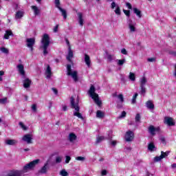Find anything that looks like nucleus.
Here are the masks:
<instances>
[{"instance_id": "nucleus-1", "label": "nucleus", "mask_w": 176, "mask_h": 176, "mask_svg": "<svg viewBox=\"0 0 176 176\" xmlns=\"http://www.w3.org/2000/svg\"><path fill=\"white\" fill-rule=\"evenodd\" d=\"M70 108L72 109H74L73 111V116H76V118H78V119H81V120H83V116H82V113H80V107L79 106V100H75V98L72 96L70 98Z\"/></svg>"}, {"instance_id": "nucleus-2", "label": "nucleus", "mask_w": 176, "mask_h": 176, "mask_svg": "<svg viewBox=\"0 0 176 176\" xmlns=\"http://www.w3.org/2000/svg\"><path fill=\"white\" fill-rule=\"evenodd\" d=\"M50 45V37L49 34H43L41 39V48L43 49V54L44 56H47L49 54V51L47 50V47Z\"/></svg>"}, {"instance_id": "nucleus-3", "label": "nucleus", "mask_w": 176, "mask_h": 176, "mask_svg": "<svg viewBox=\"0 0 176 176\" xmlns=\"http://www.w3.org/2000/svg\"><path fill=\"white\" fill-rule=\"evenodd\" d=\"M40 160H34L32 162L25 164L23 169L19 170L21 173V175L25 174V173H28V171H32L34 170L37 164H39Z\"/></svg>"}, {"instance_id": "nucleus-4", "label": "nucleus", "mask_w": 176, "mask_h": 176, "mask_svg": "<svg viewBox=\"0 0 176 176\" xmlns=\"http://www.w3.org/2000/svg\"><path fill=\"white\" fill-rule=\"evenodd\" d=\"M88 94H89V97L94 100L95 104H98V107L101 105V100H100L98 95L96 94V87L94 85L90 87Z\"/></svg>"}, {"instance_id": "nucleus-5", "label": "nucleus", "mask_w": 176, "mask_h": 176, "mask_svg": "<svg viewBox=\"0 0 176 176\" xmlns=\"http://www.w3.org/2000/svg\"><path fill=\"white\" fill-rule=\"evenodd\" d=\"M67 75L68 76H72V79H74V82H78V72L76 71H73L72 69L71 68V65H67Z\"/></svg>"}, {"instance_id": "nucleus-6", "label": "nucleus", "mask_w": 176, "mask_h": 176, "mask_svg": "<svg viewBox=\"0 0 176 176\" xmlns=\"http://www.w3.org/2000/svg\"><path fill=\"white\" fill-rule=\"evenodd\" d=\"M50 170V159H48L44 165L38 171V174H47V171Z\"/></svg>"}, {"instance_id": "nucleus-7", "label": "nucleus", "mask_w": 176, "mask_h": 176, "mask_svg": "<svg viewBox=\"0 0 176 176\" xmlns=\"http://www.w3.org/2000/svg\"><path fill=\"white\" fill-rule=\"evenodd\" d=\"M170 155V151H167L166 152L161 151V155L160 156H156L154 157V162H160L162 159H165V157H167Z\"/></svg>"}, {"instance_id": "nucleus-8", "label": "nucleus", "mask_w": 176, "mask_h": 176, "mask_svg": "<svg viewBox=\"0 0 176 176\" xmlns=\"http://www.w3.org/2000/svg\"><path fill=\"white\" fill-rule=\"evenodd\" d=\"M134 140V132L133 131H128L125 134V141L126 142H131Z\"/></svg>"}, {"instance_id": "nucleus-9", "label": "nucleus", "mask_w": 176, "mask_h": 176, "mask_svg": "<svg viewBox=\"0 0 176 176\" xmlns=\"http://www.w3.org/2000/svg\"><path fill=\"white\" fill-rule=\"evenodd\" d=\"M26 46L30 49L31 52L34 50V45H35V39L34 38H27L26 39Z\"/></svg>"}, {"instance_id": "nucleus-10", "label": "nucleus", "mask_w": 176, "mask_h": 176, "mask_svg": "<svg viewBox=\"0 0 176 176\" xmlns=\"http://www.w3.org/2000/svg\"><path fill=\"white\" fill-rule=\"evenodd\" d=\"M18 69V72H19L20 75H21L22 78H25V70H24V65L19 64L16 66Z\"/></svg>"}, {"instance_id": "nucleus-11", "label": "nucleus", "mask_w": 176, "mask_h": 176, "mask_svg": "<svg viewBox=\"0 0 176 176\" xmlns=\"http://www.w3.org/2000/svg\"><path fill=\"white\" fill-rule=\"evenodd\" d=\"M22 140H23L24 142H27L28 144H32V135L26 134L23 135Z\"/></svg>"}, {"instance_id": "nucleus-12", "label": "nucleus", "mask_w": 176, "mask_h": 176, "mask_svg": "<svg viewBox=\"0 0 176 176\" xmlns=\"http://www.w3.org/2000/svg\"><path fill=\"white\" fill-rule=\"evenodd\" d=\"M78 136L74 133H70L67 137V140L71 142V144H75Z\"/></svg>"}, {"instance_id": "nucleus-13", "label": "nucleus", "mask_w": 176, "mask_h": 176, "mask_svg": "<svg viewBox=\"0 0 176 176\" xmlns=\"http://www.w3.org/2000/svg\"><path fill=\"white\" fill-rule=\"evenodd\" d=\"M164 123L168 126H175V122H174V120L171 117H165Z\"/></svg>"}, {"instance_id": "nucleus-14", "label": "nucleus", "mask_w": 176, "mask_h": 176, "mask_svg": "<svg viewBox=\"0 0 176 176\" xmlns=\"http://www.w3.org/2000/svg\"><path fill=\"white\" fill-rule=\"evenodd\" d=\"M23 87L25 89H28L31 87V80H30V78H23Z\"/></svg>"}, {"instance_id": "nucleus-15", "label": "nucleus", "mask_w": 176, "mask_h": 176, "mask_svg": "<svg viewBox=\"0 0 176 176\" xmlns=\"http://www.w3.org/2000/svg\"><path fill=\"white\" fill-rule=\"evenodd\" d=\"M128 27L131 32H135V23H133L131 19L128 20Z\"/></svg>"}, {"instance_id": "nucleus-16", "label": "nucleus", "mask_w": 176, "mask_h": 176, "mask_svg": "<svg viewBox=\"0 0 176 176\" xmlns=\"http://www.w3.org/2000/svg\"><path fill=\"white\" fill-rule=\"evenodd\" d=\"M66 58L69 63H71L72 64V58H74V52L72 51L71 47L68 49V55L67 56Z\"/></svg>"}, {"instance_id": "nucleus-17", "label": "nucleus", "mask_w": 176, "mask_h": 176, "mask_svg": "<svg viewBox=\"0 0 176 176\" xmlns=\"http://www.w3.org/2000/svg\"><path fill=\"white\" fill-rule=\"evenodd\" d=\"M84 60L88 68H90L91 67V60H90V56L87 54H85Z\"/></svg>"}, {"instance_id": "nucleus-18", "label": "nucleus", "mask_w": 176, "mask_h": 176, "mask_svg": "<svg viewBox=\"0 0 176 176\" xmlns=\"http://www.w3.org/2000/svg\"><path fill=\"white\" fill-rule=\"evenodd\" d=\"M24 17V11L19 10L15 14V20H21Z\"/></svg>"}, {"instance_id": "nucleus-19", "label": "nucleus", "mask_w": 176, "mask_h": 176, "mask_svg": "<svg viewBox=\"0 0 176 176\" xmlns=\"http://www.w3.org/2000/svg\"><path fill=\"white\" fill-rule=\"evenodd\" d=\"M6 176H23L21 172L19 170H12Z\"/></svg>"}, {"instance_id": "nucleus-20", "label": "nucleus", "mask_w": 176, "mask_h": 176, "mask_svg": "<svg viewBox=\"0 0 176 176\" xmlns=\"http://www.w3.org/2000/svg\"><path fill=\"white\" fill-rule=\"evenodd\" d=\"M155 131H159V128H155L153 125H151L148 127V133H150L151 135H155V134H156Z\"/></svg>"}, {"instance_id": "nucleus-21", "label": "nucleus", "mask_w": 176, "mask_h": 176, "mask_svg": "<svg viewBox=\"0 0 176 176\" xmlns=\"http://www.w3.org/2000/svg\"><path fill=\"white\" fill-rule=\"evenodd\" d=\"M45 75L47 79H50L52 78V69L50 68V65H47V69L45 70Z\"/></svg>"}, {"instance_id": "nucleus-22", "label": "nucleus", "mask_w": 176, "mask_h": 176, "mask_svg": "<svg viewBox=\"0 0 176 176\" xmlns=\"http://www.w3.org/2000/svg\"><path fill=\"white\" fill-rule=\"evenodd\" d=\"M31 8L34 12V16H39V14H41V10H39L36 6H32Z\"/></svg>"}, {"instance_id": "nucleus-23", "label": "nucleus", "mask_w": 176, "mask_h": 176, "mask_svg": "<svg viewBox=\"0 0 176 176\" xmlns=\"http://www.w3.org/2000/svg\"><path fill=\"white\" fill-rule=\"evenodd\" d=\"M78 17V23L81 27H83V14L82 12L77 13Z\"/></svg>"}, {"instance_id": "nucleus-24", "label": "nucleus", "mask_w": 176, "mask_h": 176, "mask_svg": "<svg viewBox=\"0 0 176 176\" xmlns=\"http://www.w3.org/2000/svg\"><path fill=\"white\" fill-rule=\"evenodd\" d=\"M13 32H12V30H6V33L4 34V39H9L10 36H13Z\"/></svg>"}, {"instance_id": "nucleus-25", "label": "nucleus", "mask_w": 176, "mask_h": 176, "mask_svg": "<svg viewBox=\"0 0 176 176\" xmlns=\"http://www.w3.org/2000/svg\"><path fill=\"white\" fill-rule=\"evenodd\" d=\"M146 107L148 109H155V104L152 102V100H148L146 102Z\"/></svg>"}, {"instance_id": "nucleus-26", "label": "nucleus", "mask_w": 176, "mask_h": 176, "mask_svg": "<svg viewBox=\"0 0 176 176\" xmlns=\"http://www.w3.org/2000/svg\"><path fill=\"white\" fill-rule=\"evenodd\" d=\"M6 145H16L17 144V140H6L5 141Z\"/></svg>"}, {"instance_id": "nucleus-27", "label": "nucleus", "mask_w": 176, "mask_h": 176, "mask_svg": "<svg viewBox=\"0 0 176 176\" xmlns=\"http://www.w3.org/2000/svg\"><path fill=\"white\" fill-rule=\"evenodd\" d=\"M110 139H111L110 138H105L104 136H98L96 138V144H100V142H102V141H104L105 140H110Z\"/></svg>"}, {"instance_id": "nucleus-28", "label": "nucleus", "mask_w": 176, "mask_h": 176, "mask_svg": "<svg viewBox=\"0 0 176 176\" xmlns=\"http://www.w3.org/2000/svg\"><path fill=\"white\" fill-rule=\"evenodd\" d=\"M58 10H60L64 20H67V10L63 9L61 7H59Z\"/></svg>"}, {"instance_id": "nucleus-29", "label": "nucleus", "mask_w": 176, "mask_h": 176, "mask_svg": "<svg viewBox=\"0 0 176 176\" xmlns=\"http://www.w3.org/2000/svg\"><path fill=\"white\" fill-rule=\"evenodd\" d=\"M148 149L150 152H155L156 151V146H155L153 143L151 142L148 145Z\"/></svg>"}, {"instance_id": "nucleus-30", "label": "nucleus", "mask_w": 176, "mask_h": 176, "mask_svg": "<svg viewBox=\"0 0 176 176\" xmlns=\"http://www.w3.org/2000/svg\"><path fill=\"white\" fill-rule=\"evenodd\" d=\"M105 116V113L104 112L98 110L96 112V118H98L99 119H102Z\"/></svg>"}, {"instance_id": "nucleus-31", "label": "nucleus", "mask_w": 176, "mask_h": 176, "mask_svg": "<svg viewBox=\"0 0 176 176\" xmlns=\"http://www.w3.org/2000/svg\"><path fill=\"white\" fill-rule=\"evenodd\" d=\"M133 13L139 17V19H141L142 17V14H141V10H138V8H133Z\"/></svg>"}, {"instance_id": "nucleus-32", "label": "nucleus", "mask_w": 176, "mask_h": 176, "mask_svg": "<svg viewBox=\"0 0 176 176\" xmlns=\"http://www.w3.org/2000/svg\"><path fill=\"white\" fill-rule=\"evenodd\" d=\"M148 80H146V76H143L142 78H140V86H145Z\"/></svg>"}, {"instance_id": "nucleus-33", "label": "nucleus", "mask_w": 176, "mask_h": 176, "mask_svg": "<svg viewBox=\"0 0 176 176\" xmlns=\"http://www.w3.org/2000/svg\"><path fill=\"white\" fill-rule=\"evenodd\" d=\"M129 79L131 80V82L135 81V74L133 72L129 73Z\"/></svg>"}, {"instance_id": "nucleus-34", "label": "nucleus", "mask_w": 176, "mask_h": 176, "mask_svg": "<svg viewBox=\"0 0 176 176\" xmlns=\"http://www.w3.org/2000/svg\"><path fill=\"white\" fill-rule=\"evenodd\" d=\"M0 52L4 53V54H9V49L5 47H0Z\"/></svg>"}, {"instance_id": "nucleus-35", "label": "nucleus", "mask_w": 176, "mask_h": 176, "mask_svg": "<svg viewBox=\"0 0 176 176\" xmlns=\"http://www.w3.org/2000/svg\"><path fill=\"white\" fill-rule=\"evenodd\" d=\"M140 93L141 94H145L146 93V88L144 85H140Z\"/></svg>"}, {"instance_id": "nucleus-36", "label": "nucleus", "mask_w": 176, "mask_h": 176, "mask_svg": "<svg viewBox=\"0 0 176 176\" xmlns=\"http://www.w3.org/2000/svg\"><path fill=\"white\" fill-rule=\"evenodd\" d=\"M55 162L56 163L58 164V163H61V162H63V157L61 156H57L55 159Z\"/></svg>"}, {"instance_id": "nucleus-37", "label": "nucleus", "mask_w": 176, "mask_h": 176, "mask_svg": "<svg viewBox=\"0 0 176 176\" xmlns=\"http://www.w3.org/2000/svg\"><path fill=\"white\" fill-rule=\"evenodd\" d=\"M7 102H8V98L6 97L0 99V104H7Z\"/></svg>"}, {"instance_id": "nucleus-38", "label": "nucleus", "mask_w": 176, "mask_h": 176, "mask_svg": "<svg viewBox=\"0 0 176 176\" xmlns=\"http://www.w3.org/2000/svg\"><path fill=\"white\" fill-rule=\"evenodd\" d=\"M115 13H116V14H118V16H120V14H121V12H120V7H119V6H117V8H116V10H115Z\"/></svg>"}, {"instance_id": "nucleus-39", "label": "nucleus", "mask_w": 176, "mask_h": 176, "mask_svg": "<svg viewBox=\"0 0 176 176\" xmlns=\"http://www.w3.org/2000/svg\"><path fill=\"white\" fill-rule=\"evenodd\" d=\"M137 97H138V94L135 93V95L133 96V98H132V101H131L132 104H135Z\"/></svg>"}, {"instance_id": "nucleus-40", "label": "nucleus", "mask_w": 176, "mask_h": 176, "mask_svg": "<svg viewBox=\"0 0 176 176\" xmlns=\"http://www.w3.org/2000/svg\"><path fill=\"white\" fill-rule=\"evenodd\" d=\"M60 174L61 176H68V172L65 171V169H63L60 172Z\"/></svg>"}, {"instance_id": "nucleus-41", "label": "nucleus", "mask_w": 176, "mask_h": 176, "mask_svg": "<svg viewBox=\"0 0 176 176\" xmlns=\"http://www.w3.org/2000/svg\"><path fill=\"white\" fill-rule=\"evenodd\" d=\"M76 160H78V162H85L86 158L85 157H76Z\"/></svg>"}, {"instance_id": "nucleus-42", "label": "nucleus", "mask_w": 176, "mask_h": 176, "mask_svg": "<svg viewBox=\"0 0 176 176\" xmlns=\"http://www.w3.org/2000/svg\"><path fill=\"white\" fill-rule=\"evenodd\" d=\"M126 63V59L122 60H118V65H123Z\"/></svg>"}, {"instance_id": "nucleus-43", "label": "nucleus", "mask_w": 176, "mask_h": 176, "mask_svg": "<svg viewBox=\"0 0 176 176\" xmlns=\"http://www.w3.org/2000/svg\"><path fill=\"white\" fill-rule=\"evenodd\" d=\"M135 122H140L141 116L140 115V113L136 114V116L135 117Z\"/></svg>"}, {"instance_id": "nucleus-44", "label": "nucleus", "mask_w": 176, "mask_h": 176, "mask_svg": "<svg viewBox=\"0 0 176 176\" xmlns=\"http://www.w3.org/2000/svg\"><path fill=\"white\" fill-rule=\"evenodd\" d=\"M118 98L120 99V102H123L124 101V98H123V94L118 95Z\"/></svg>"}, {"instance_id": "nucleus-45", "label": "nucleus", "mask_w": 176, "mask_h": 176, "mask_svg": "<svg viewBox=\"0 0 176 176\" xmlns=\"http://www.w3.org/2000/svg\"><path fill=\"white\" fill-rule=\"evenodd\" d=\"M107 58L108 61L111 62L112 60H113V55L108 54Z\"/></svg>"}, {"instance_id": "nucleus-46", "label": "nucleus", "mask_w": 176, "mask_h": 176, "mask_svg": "<svg viewBox=\"0 0 176 176\" xmlns=\"http://www.w3.org/2000/svg\"><path fill=\"white\" fill-rule=\"evenodd\" d=\"M69 162H71V157L69 155H67L65 157V163L66 164H68V163H69Z\"/></svg>"}, {"instance_id": "nucleus-47", "label": "nucleus", "mask_w": 176, "mask_h": 176, "mask_svg": "<svg viewBox=\"0 0 176 176\" xmlns=\"http://www.w3.org/2000/svg\"><path fill=\"white\" fill-rule=\"evenodd\" d=\"M118 6H119L118 4H116V3H115V1H113L111 3V9H115V8H118Z\"/></svg>"}, {"instance_id": "nucleus-48", "label": "nucleus", "mask_w": 176, "mask_h": 176, "mask_svg": "<svg viewBox=\"0 0 176 176\" xmlns=\"http://www.w3.org/2000/svg\"><path fill=\"white\" fill-rule=\"evenodd\" d=\"M19 126L21 127V129H23V130H27V126H25L23 122H20Z\"/></svg>"}, {"instance_id": "nucleus-49", "label": "nucleus", "mask_w": 176, "mask_h": 176, "mask_svg": "<svg viewBox=\"0 0 176 176\" xmlns=\"http://www.w3.org/2000/svg\"><path fill=\"white\" fill-rule=\"evenodd\" d=\"M123 12L127 16V17H130V10H123Z\"/></svg>"}, {"instance_id": "nucleus-50", "label": "nucleus", "mask_w": 176, "mask_h": 176, "mask_svg": "<svg viewBox=\"0 0 176 176\" xmlns=\"http://www.w3.org/2000/svg\"><path fill=\"white\" fill-rule=\"evenodd\" d=\"M55 6H56V8H57L58 9L59 8H60V0H55Z\"/></svg>"}, {"instance_id": "nucleus-51", "label": "nucleus", "mask_w": 176, "mask_h": 176, "mask_svg": "<svg viewBox=\"0 0 176 176\" xmlns=\"http://www.w3.org/2000/svg\"><path fill=\"white\" fill-rule=\"evenodd\" d=\"M147 61H148L149 63H153V62L156 61V58H148L147 59Z\"/></svg>"}, {"instance_id": "nucleus-52", "label": "nucleus", "mask_w": 176, "mask_h": 176, "mask_svg": "<svg viewBox=\"0 0 176 176\" xmlns=\"http://www.w3.org/2000/svg\"><path fill=\"white\" fill-rule=\"evenodd\" d=\"M126 111H123L122 112V113H121V116H120L119 118H126Z\"/></svg>"}, {"instance_id": "nucleus-53", "label": "nucleus", "mask_w": 176, "mask_h": 176, "mask_svg": "<svg viewBox=\"0 0 176 176\" xmlns=\"http://www.w3.org/2000/svg\"><path fill=\"white\" fill-rule=\"evenodd\" d=\"M65 41L68 46V49H69V47H71V44H69V41L67 38H65Z\"/></svg>"}, {"instance_id": "nucleus-54", "label": "nucleus", "mask_w": 176, "mask_h": 176, "mask_svg": "<svg viewBox=\"0 0 176 176\" xmlns=\"http://www.w3.org/2000/svg\"><path fill=\"white\" fill-rule=\"evenodd\" d=\"M122 54L127 55V50L126 49L123 48L121 50Z\"/></svg>"}, {"instance_id": "nucleus-55", "label": "nucleus", "mask_w": 176, "mask_h": 176, "mask_svg": "<svg viewBox=\"0 0 176 176\" xmlns=\"http://www.w3.org/2000/svg\"><path fill=\"white\" fill-rule=\"evenodd\" d=\"M32 110L33 111V112H36V104H32Z\"/></svg>"}, {"instance_id": "nucleus-56", "label": "nucleus", "mask_w": 176, "mask_h": 176, "mask_svg": "<svg viewBox=\"0 0 176 176\" xmlns=\"http://www.w3.org/2000/svg\"><path fill=\"white\" fill-rule=\"evenodd\" d=\"M126 8H128V9H133V6H131V3H126Z\"/></svg>"}, {"instance_id": "nucleus-57", "label": "nucleus", "mask_w": 176, "mask_h": 176, "mask_svg": "<svg viewBox=\"0 0 176 176\" xmlns=\"http://www.w3.org/2000/svg\"><path fill=\"white\" fill-rule=\"evenodd\" d=\"M53 31H54V32H58V25H56L54 28Z\"/></svg>"}, {"instance_id": "nucleus-58", "label": "nucleus", "mask_w": 176, "mask_h": 176, "mask_svg": "<svg viewBox=\"0 0 176 176\" xmlns=\"http://www.w3.org/2000/svg\"><path fill=\"white\" fill-rule=\"evenodd\" d=\"M116 144H118V142H116V140L111 141V144L113 145V146H116Z\"/></svg>"}, {"instance_id": "nucleus-59", "label": "nucleus", "mask_w": 176, "mask_h": 176, "mask_svg": "<svg viewBox=\"0 0 176 176\" xmlns=\"http://www.w3.org/2000/svg\"><path fill=\"white\" fill-rule=\"evenodd\" d=\"M62 109H63V111H64V112H65L67 111L68 107H67V105H63Z\"/></svg>"}, {"instance_id": "nucleus-60", "label": "nucleus", "mask_w": 176, "mask_h": 176, "mask_svg": "<svg viewBox=\"0 0 176 176\" xmlns=\"http://www.w3.org/2000/svg\"><path fill=\"white\" fill-rule=\"evenodd\" d=\"M101 175H107V170H102Z\"/></svg>"}, {"instance_id": "nucleus-61", "label": "nucleus", "mask_w": 176, "mask_h": 176, "mask_svg": "<svg viewBox=\"0 0 176 176\" xmlns=\"http://www.w3.org/2000/svg\"><path fill=\"white\" fill-rule=\"evenodd\" d=\"M52 91H54V93L55 94H57L58 93V91H57V89H56V88H52Z\"/></svg>"}, {"instance_id": "nucleus-62", "label": "nucleus", "mask_w": 176, "mask_h": 176, "mask_svg": "<svg viewBox=\"0 0 176 176\" xmlns=\"http://www.w3.org/2000/svg\"><path fill=\"white\" fill-rule=\"evenodd\" d=\"M3 75H5V72L3 71H0V76H3Z\"/></svg>"}, {"instance_id": "nucleus-63", "label": "nucleus", "mask_w": 176, "mask_h": 176, "mask_svg": "<svg viewBox=\"0 0 176 176\" xmlns=\"http://www.w3.org/2000/svg\"><path fill=\"white\" fill-rule=\"evenodd\" d=\"M125 149H126V151H128L129 152H130V151H131V147H130V146L126 147Z\"/></svg>"}, {"instance_id": "nucleus-64", "label": "nucleus", "mask_w": 176, "mask_h": 176, "mask_svg": "<svg viewBox=\"0 0 176 176\" xmlns=\"http://www.w3.org/2000/svg\"><path fill=\"white\" fill-rule=\"evenodd\" d=\"M172 168H176V164H173L171 165Z\"/></svg>"}]
</instances>
